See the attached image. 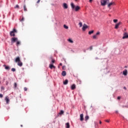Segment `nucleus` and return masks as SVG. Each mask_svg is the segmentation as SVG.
Wrapping results in <instances>:
<instances>
[{
  "mask_svg": "<svg viewBox=\"0 0 128 128\" xmlns=\"http://www.w3.org/2000/svg\"><path fill=\"white\" fill-rule=\"evenodd\" d=\"M55 62H56V60H54V59H52V64H54Z\"/></svg>",
  "mask_w": 128,
  "mask_h": 128,
  "instance_id": "32",
  "label": "nucleus"
},
{
  "mask_svg": "<svg viewBox=\"0 0 128 128\" xmlns=\"http://www.w3.org/2000/svg\"><path fill=\"white\" fill-rule=\"evenodd\" d=\"M64 28H66V30H68V26L64 24Z\"/></svg>",
  "mask_w": 128,
  "mask_h": 128,
  "instance_id": "25",
  "label": "nucleus"
},
{
  "mask_svg": "<svg viewBox=\"0 0 128 128\" xmlns=\"http://www.w3.org/2000/svg\"><path fill=\"white\" fill-rule=\"evenodd\" d=\"M120 24H122V22H119L118 24H116L114 28H116V30H118V26H120Z\"/></svg>",
  "mask_w": 128,
  "mask_h": 128,
  "instance_id": "7",
  "label": "nucleus"
},
{
  "mask_svg": "<svg viewBox=\"0 0 128 128\" xmlns=\"http://www.w3.org/2000/svg\"><path fill=\"white\" fill-rule=\"evenodd\" d=\"M90 2H92V0H89Z\"/></svg>",
  "mask_w": 128,
  "mask_h": 128,
  "instance_id": "46",
  "label": "nucleus"
},
{
  "mask_svg": "<svg viewBox=\"0 0 128 128\" xmlns=\"http://www.w3.org/2000/svg\"><path fill=\"white\" fill-rule=\"evenodd\" d=\"M114 5H116V3H114V2H111L108 4V8H110L112 6H114Z\"/></svg>",
  "mask_w": 128,
  "mask_h": 128,
  "instance_id": "9",
  "label": "nucleus"
},
{
  "mask_svg": "<svg viewBox=\"0 0 128 128\" xmlns=\"http://www.w3.org/2000/svg\"><path fill=\"white\" fill-rule=\"evenodd\" d=\"M62 76H66V71H62Z\"/></svg>",
  "mask_w": 128,
  "mask_h": 128,
  "instance_id": "15",
  "label": "nucleus"
},
{
  "mask_svg": "<svg viewBox=\"0 0 128 128\" xmlns=\"http://www.w3.org/2000/svg\"><path fill=\"white\" fill-rule=\"evenodd\" d=\"M24 12H28V8H26V4L24 6Z\"/></svg>",
  "mask_w": 128,
  "mask_h": 128,
  "instance_id": "21",
  "label": "nucleus"
},
{
  "mask_svg": "<svg viewBox=\"0 0 128 128\" xmlns=\"http://www.w3.org/2000/svg\"><path fill=\"white\" fill-rule=\"evenodd\" d=\"M106 122H110V120H106Z\"/></svg>",
  "mask_w": 128,
  "mask_h": 128,
  "instance_id": "41",
  "label": "nucleus"
},
{
  "mask_svg": "<svg viewBox=\"0 0 128 128\" xmlns=\"http://www.w3.org/2000/svg\"><path fill=\"white\" fill-rule=\"evenodd\" d=\"M63 8L65 10H66V8H68V4H66V3H64L63 4Z\"/></svg>",
  "mask_w": 128,
  "mask_h": 128,
  "instance_id": "11",
  "label": "nucleus"
},
{
  "mask_svg": "<svg viewBox=\"0 0 128 128\" xmlns=\"http://www.w3.org/2000/svg\"><path fill=\"white\" fill-rule=\"evenodd\" d=\"M14 86L15 88H16V86H18V84L16 83H14Z\"/></svg>",
  "mask_w": 128,
  "mask_h": 128,
  "instance_id": "30",
  "label": "nucleus"
},
{
  "mask_svg": "<svg viewBox=\"0 0 128 128\" xmlns=\"http://www.w3.org/2000/svg\"><path fill=\"white\" fill-rule=\"evenodd\" d=\"M126 68H128V66H125V67H124Z\"/></svg>",
  "mask_w": 128,
  "mask_h": 128,
  "instance_id": "49",
  "label": "nucleus"
},
{
  "mask_svg": "<svg viewBox=\"0 0 128 128\" xmlns=\"http://www.w3.org/2000/svg\"><path fill=\"white\" fill-rule=\"evenodd\" d=\"M49 67L51 70H52V68H56V66H54L52 64H50L49 65Z\"/></svg>",
  "mask_w": 128,
  "mask_h": 128,
  "instance_id": "13",
  "label": "nucleus"
},
{
  "mask_svg": "<svg viewBox=\"0 0 128 128\" xmlns=\"http://www.w3.org/2000/svg\"><path fill=\"white\" fill-rule=\"evenodd\" d=\"M90 50H92V46H90Z\"/></svg>",
  "mask_w": 128,
  "mask_h": 128,
  "instance_id": "37",
  "label": "nucleus"
},
{
  "mask_svg": "<svg viewBox=\"0 0 128 128\" xmlns=\"http://www.w3.org/2000/svg\"><path fill=\"white\" fill-rule=\"evenodd\" d=\"M84 52H86V50H84Z\"/></svg>",
  "mask_w": 128,
  "mask_h": 128,
  "instance_id": "52",
  "label": "nucleus"
},
{
  "mask_svg": "<svg viewBox=\"0 0 128 128\" xmlns=\"http://www.w3.org/2000/svg\"><path fill=\"white\" fill-rule=\"evenodd\" d=\"M108 2H110V0H100L101 6H106V4H108Z\"/></svg>",
  "mask_w": 128,
  "mask_h": 128,
  "instance_id": "4",
  "label": "nucleus"
},
{
  "mask_svg": "<svg viewBox=\"0 0 128 128\" xmlns=\"http://www.w3.org/2000/svg\"><path fill=\"white\" fill-rule=\"evenodd\" d=\"M116 114H118V111H116Z\"/></svg>",
  "mask_w": 128,
  "mask_h": 128,
  "instance_id": "48",
  "label": "nucleus"
},
{
  "mask_svg": "<svg viewBox=\"0 0 128 128\" xmlns=\"http://www.w3.org/2000/svg\"><path fill=\"white\" fill-rule=\"evenodd\" d=\"M15 62H18V66H22V62L20 60V57H16L15 59Z\"/></svg>",
  "mask_w": 128,
  "mask_h": 128,
  "instance_id": "2",
  "label": "nucleus"
},
{
  "mask_svg": "<svg viewBox=\"0 0 128 128\" xmlns=\"http://www.w3.org/2000/svg\"><path fill=\"white\" fill-rule=\"evenodd\" d=\"M117 98L118 100H120V96H118Z\"/></svg>",
  "mask_w": 128,
  "mask_h": 128,
  "instance_id": "42",
  "label": "nucleus"
},
{
  "mask_svg": "<svg viewBox=\"0 0 128 128\" xmlns=\"http://www.w3.org/2000/svg\"><path fill=\"white\" fill-rule=\"evenodd\" d=\"M124 89L125 90H126V86L124 87Z\"/></svg>",
  "mask_w": 128,
  "mask_h": 128,
  "instance_id": "43",
  "label": "nucleus"
},
{
  "mask_svg": "<svg viewBox=\"0 0 128 128\" xmlns=\"http://www.w3.org/2000/svg\"><path fill=\"white\" fill-rule=\"evenodd\" d=\"M88 28V25H86V24H84L82 30L84 31V30H86V28Z\"/></svg>",
  "mask_w": 128,
  "mask_h": 128,
  "instance_id": "8",
  "label": "nucleus"
},
{
  "mask_svg": "<svg viewBox=\"0 0 128 128\" xmlns=\"http://www.w3.org/2000/svg\"><path fill=\"white\" fill-rule=\"evenodd\" d=\"M24 92H26V90H28V88H26V87H24Z\"/></svg>",
  "mask_w": 128,
  "mask_h": 128,
  "instance_id": "35",
  "label": "nucleus"
},
{
  "mask_svg": "<svg viewBox=\"0 0 128 128\" xmlns=\"http://www.w3.org/2000/svg\"><path fill=\"white\" fill-rule=\"evenodd\" d=\"M18 32V30L16 28H14L13 30L10 32V36H16V34Z\"/></svg>",
  "mask_w": 128,
  "mask_h": 128,
  "instance_id": "3",
  "label": "nucleus"
},
{
  "mask_svg": "<svg viewBox=\"0 0 128 128\" xmlns=\"http://www.w3.org/2000/svg\"><path fill=\"white\" fill-rule=\"evenodd\" d=\"M71 90H76V84H74L71 86Z\"/></svg>",
  "mask_w": 128,
  "mask_h": 128,
  "instance_id": "16",
  "label": "nucleus"
},
{
  "mask_svg": "<svg viewBox=\"0 0 128 128\" xmlns=\"http://www.w3.org/2000/svg\"><path fill=\"white\" fill-rule=\"evenodd\" d=\"M4 66H5V68L7 70H10V66H6V64L4 65Z\"/></svg>",
  "mask_w": 128,
  "mask_h": 128,
  "instance_id": "19",
  "label": "nucleus"
},
{
  "mask_svg": "<svg viewBox=\"0 0 128 128\" xmlns=\"http://www.w3.org/2000/svg\"><path fill=\"white\" fill-rule=\"evenodd\" d=\"M78 25L80 26V28H82V22H80L78 23Z\"/></svg>",
  "mask_w": 128,
  "mask_h": 128,
  "instance_id": "26",
  "label": "nucleus"
},
{
  "mask_svg": "<svg viewBox=\"0 0 128 128\" xmlns=\"http://www.w3.org/2000/svg\"><path fill=\"white\" fill-rule=\"evenodd\" d=\"M123 74L124 76H128V70L126 69L124 70V71H123Z\"/></svg>",
  "mask_w": 128,
  "mask_h": 128,
  "instance_id": "10",
  "label": "nucleus"
},
{
  "mask_svg": "<svg viewBox=\"0 0 128 128\" xmlns=\"http://www.w3.org/2000/svg\"><path fill=\"white\" fill-rule=\"evenodd\" d=\"M124 30H126V29Z\"/></svg>",
  "mask_w": 128,
  "mask_h": 128,
  "instance_id": "53",
  "label": "nucleus"
},
{
  "mask_svg": "<svg viewBox=\"0 0 128 128\" xmlns=\"http://www.w3.org/2000/svg\"><path fill=\"white\" fill-rule=\"evenodd\" d=\"M16 44L17 46H18L20 44V41H17Z\"/></svg>",
  "mask_w": 128,
  "mask_h": 128,
  "instance_id": "24",
  "label": "nucleus"
},
{
  "mask_svg": "<svg viewBox=\"0 0 128 128\" xmlns=\"http://www.w3.org/2000/svg\"><path fill=\"white\" fill-rule=\"evenodd\" d=\"M21 128H22V125H20Z\"/></svg>",
  "mask_w": 128,
  "mask_h": 128,
  "instance_id": "50",
  "label": "nucleus"
},
{
  "mask_svg": "<svg viewBox=\"0 0 128 128\" xmlns=\"http://www.w3.org/2000/svg\"><path fill=\"white\" fill-rule=\"evenodd\" d=\"M24 17L22 18V20H20V22H24Z\"/></svg>",
  "mask_w": 128,
  "mask_h": 128,
  "instance_id": "36",
  "label": "nucleus"
},
{
  "mask_svg": "<svg viewBox=\"0 0 128 128\" xmlns=\"http://www.w3.org/2000/svg\"><path fill=\"white\" fill-rule=\"evenodd\" d=\"M114 22H118V20L115 19L113 20Z\"/></svg>",
  "mask_w": 128,
  "mask_h": 128,
  "instance_id": "31",
  "label": "nucleus"
},
{
  "mask_svg": "<svg viewBox=\"0 0 128 128\" xmlns=\"http://www.w3.org/2000/svg\"><path fill=\"white\" fill-rule=\"evenodd\" d=\"M68 83V80H66L64 82H63L64 84L66 85Z\"/></svg>",
  "mask_w": 128,
  "mask_h": 128,
  "instance_id": "17",
  "label": "nucleus"
},
{
  "mask_svg": "<svg viewBox=\"0 0 128 128\" xmlns=\"http://www.w3.org/2000/svg\"><path fill=\"white\" fill-rule=\"evenodd\" d=\"M94 34V30L90 31L88 32V34Z\"/></svg>",
  "mask_w": 128,
  "mask_h": 128,
  "instance_id": "27",
  "label": "nucleus"
},
{
  "mask_svg": "<svg viewBox=\"0 0 128 128\" xmlns=\"http://www.w3.org/2000/svg\"><path fill=\"white\" fill-rule=\"evenodd\" d=\"M5 100H6V104H8L10 102V98H8V96H6L5 98Z\"/></svg>",
  "mask_w": 128,
  "mask_h": 128,
  "instance_id": "14",
  "label": "nucleus"
},
{
  "mask_svg": "<svg viewBox=\"0 0 128 128\" xmlns=\"http://www.w3.org/2000/svg\"><path fill=\"white\" fill-rule=\"evenodd\" d=\"M64 110H60V112L58 113V114H60V116H62V114H64Z\"/></svg>",
  "mask_w": 128,
  "mask_h": 128,
  "instance_id": "22",
  "label": "nucleus"
},
{
  "mask_svg": "<svg viewBox=\"0 0 128 128\" xmlns=\"http://www.w3.org/2000/svg\"><path fill=\"white\" fill-rule=\"evenodd\" d=\"M88 118H90V116H85V120L86 122H88Z\"/></svg>",
  "mask_w": 128,
  "mask_h": 128,
  "instance_id": "20",
  "label": "nucleus"
},
{
  "mask_svg": "<svg viewBox=\"0 0 128 128\" xmlns=\"http://www.w3.org/2000/svg\"><path fill=\"white\" fill-rule=\"evenodd\" d=\"M70 128V123L67 122V123L66 124V128Z\"/></svg>",
  "mask_w": 128,
  "mask_h": 128,
  "instance_id": "23",
  "label": "nucleus"
},
{
  "mask_svg": "<svg viewBox=\"0 0 128 128\" xmlns=\"http://www.w3.org/2000/svg\"><path fill=\"white\" fill-rule=\"evenodd\" d=\"M68 41L70 44H74V41L72 40V38L68 39Z\"/></svg>",
  "mask_w": 128,
  "mask_h": 128,
  "instance_id": "18",
  "label": "nucleus"
},
{
  "mask_svg": "<svg viewBox=\"0 0 128 128\" xmlns=\"http://www.w3.org/2000/svg\"><path fill=\"white\" fill-rule=\"evenodd\" d=\"M123 37H122V39L123 40H125V38H128V34L127 32H124L123 34Z\"/></svg>",
  "mask_w": 128,
  "mask_h": 128,
  "instance_id": "6",
  "label": "nucleus"
},
{
  "mask_svg": "<svg viewBox=\"0 0 128 128\" xmlns=\"http://www.w3.org/2000/svg\"><path fill=\"white\" fill-rule=\"evenodd\" d=\"M62 70H66V66H62Z\"/></svg>",
  "mask_w": 128,
  "mask_h": 128,
  "instance_id": "38",
  "label": "nucleus"
},
{
  "mask_svg": "<svg viewBox=\"0 0 128 128\" xmlns=\"http://www.w3.org/2000/svg\"><path fill=\"white\" fill-rule=\"evenodd\" d=\"M1 90H4V86H2V87H1Z\"/></svg>",
  "mask_w": 128,
  "mask_h": 128,
  "instance_id": "40",
  "label": "nucleus"
},
{
  "mask_svg": "<svg viewBox=\"0 0 128 128\" xmlns=\"http://www.w3.org/2000/svg\"><path fill=\"white\" fill-rule=\"evenodd\" d=\"M15 71H16V68H12V72H15Z\"/></svg>",
  "mask_w": 128,
  "mask_h": 128,
  "instance_id": "34",
  "label": "nucleus"
},
{
  "mask_svg": "<svg viewBox=\"0 0 128 128\" xmlns=\"http://www.w3.org/2000/svg\"><path fill=\"white\" fill-rule=\"evenodd\" d=\"M92 38L94 40H96V35L93 36Z\"/></svg>",
  "mask_w": 128,
  "mask_h": 128,
  "instance_id": "29",
  "label": "nucleus"
},
{
  "mask_svg": "<svg viewBox=\"0 0 128 128\" xmlns=\"http://www.w3.org/2000/svg\"><path fill=\"white\" fill-rule=\"evenodd\" d=\"M100 124H102V122L100 120Z\"/></svg>",
  "mask_w": 128,
  "mask_h": 128,
  "instance_id": "47",
  "label": "nucleus"
},
{
  "mask_svg": "<svg viewBox=\"0 0 128 128\" xmlns=\"http://www.w3.org/2000/svg\"><path fill=\"white\" fill-rule=\"evenodd\" d=\"M80 122H83L84 120V114H80Z\"/></svg>",
  "mask_w": 128,
  "mask_h": 128,
  "instance_id": "12",
  "label": "nucleus"
},
{
  "mask_svg": "<svg viewBox=\"0 0 128 128\" xmlns=\"http://www.w3.org/2000/svg\"><path fill=\"white\" fill-rule=\"evenodd\" d=\"M3 96H2V94H0V98H3Z\"/></svg>",
  "mask_w": 128,
  "mask_h": 128,
  "instance_id": "39",
  "label": "nucleus"
},
{
  "mask_svg": "<svg viewBox=\"0 0 128 128\" xmlns=\"http://www.w3.org/2000/svg\"><path fill=\"white\" fill-rule=\"evenodd\" d=\"M60 66H62V63H60Z\"/></svg>",
  "mask_w": 128,
  "mask_h": 128,
  "instance_id": "45",
  "label": "nucleus"
},
{
  "mask_svg": "<svg viewBox=\"0 0 128 128\" xmlns=\"http://www.w3.org/2000/svg\"><path fill=\"white\" fill-rule=\"evenodd\" d=\"M75 0V2H78V0Z\"/></svg>",
  "mask_w": 128,
  "mask_h": 128,
  "instance_id": "51",
  "label": "nucleus"
},
{
  "mask_svg": "<svg viewBox=\"0 0 128 128\" xmlns=\"http://www.w3.org/2000/svg\"><path fill=\"white\" fill-rule=\"evenodd\" d=\"M100 32H97L96 33V36H100Z\"/></svg>",
  "mask_w": 128,
  "mask_h": 128,
  "instance_id": "28",
  "label": "nucleus"
},
{
  "mask_svg": "<svg viewBox=\"0 0 128 128\" xmlns=\"http://www.w3.org/2000/svg\"><path fill=\"white\" fill-rule=\"evenodd\" d=\"M40 2V0H38V1L37 2V4H39Z\"/></svg>",
  "mask_w": 128,
  "mask_h": 128,
  "instance_id": "44",
  "label": "nucleus"
},
{
  "mask_svg": "<svg viewBox=\"0 0 128 128\" xmlns=\"http://www.w3.org/2000/svg\"><path fill=\"white\" fill-rule=\"evenodd\" d=\"M20 8V6H18V5H16V6L14 7V8Z\"/></svg>",
  "mask_w": 128,
  "mask_h": 128,
  "instance_id": "33",
  "label": "nucleus"
},
{
  "mask_svg": "<svg viewBox=\"0 0 128 128\" xmlns=\"http://www.w3.org/2000/svg\"><path fill=\"white\" fill-rule=\"evenodd\" d=\"M17 40H18V38H12L11 39V42L12 44H14V42H16Z\"/></svg>",
  "mask_w": 128,
  "mask_h": 128,
  "instance_id": "5",
  "label": "nucleus"
},
{
  "mask_svg": "<svg viewBox=\"0 0 128 128\" xmlns=\"http://www.w3.org/2000/svg\"><path fill=\"white\" fill-rule=\"evenodd\" d=\"M71 8L72 10H74L75 12H78L80 10V6H76L74 5V4L73 2H72L70 4Z\"/></svg>",
  "mask_w": 128,
  "mask_h": 128,
  "instance_id": "1",
  "label": "nucleus"
}]
</instances>
